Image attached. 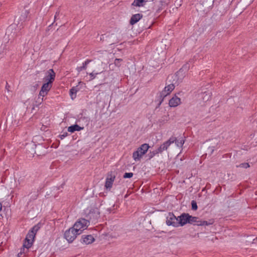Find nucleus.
<instances>
[{
  "instance_id": "obj_1",
  "label": "nucleus",
  "mask_w": 257,
  "mask_h": 257,
  "mask_svg": "<svg viewBox=\"0 0 257 257\" xmlns=\"http://www.w3.org/2000/svg\"><path fill=\"white\" fill-rule=\"evenodd\" d=\"M39 229V227L38 225H35L29 231L24 242L23 247L18 253L19 257H20L22 254H25L28 252V250L29 248L31 247L35 235Z\"/></svg>"
},
{
  "instance_id": "obj_2",
  "label": "nucleus",
  "mask_w": 257,
  "mask_h": 257,
  "mask_svg": "<svg viewBox=\"0 0 257 257\" xmlns=\"http://www.w3.org/2000/svg\"><path fill=\"white\" fill-rule=\"evenodd\" d=\"M175 141V139L174 138H170L169 140L161 145L157 150L150 151L148 155V157L150 159H151L157 154L162 153L164 151L167 150L170 145L173 143Z\"/></svg>"
},
{
  "instance_id": "obj_3",
  "label": "nucleus",
  "mask_w": 257,
  "mask_h": 257,
  "mask_svg": "<svg viewBox=\"0 0 257 257\" xmlns=\"http://www.w3.org/2000/svg\"><path fill=\"white\" fill-rule=\"evenodd\" d=\"M150 148L148 144H144L142 145L133 154V158L136 161H139L143 156L147 152Z\"/></svg>"
},
{
  "instance_id": "obj_4",
  "label": "nucleus",
  "mask_w": 257,
  "mask_h": 257,
  "mask_svg": "<svg viewBox=\"0 0 257 257\" xmlns=\"http://www.w3.org/2000/svg\"><path fill=\"white\" fill-rule=\"evenodd\" d=\"M89 225L90 222L89 220L84 218H80L75 223L73 227L81 234L83 230L87 229Z\"/></svg>"
},
{
  "instance_id": "obj_5",
  "label": "nucleus",
  "mask_w": 257,
  "mask_h": 257,
  "mask_svg": "<svg viewBox=\"0 0 257 257\" xmlns=\"http://www.w3.org/2000/svg\"><path fill=\"white\" fill-rule=\"evenodd\" d=\"M80 234L73 226L67 230L64 233V237L69 242H72L78 235Z\"/></svg>"
},
{
  "instance_id": "obj_6",
  "label": "nucleus",
  "mask_w": 257,
  "mask_h": 257,
  "mask_svg": "<svg viewBox=\"0 0 257 257\" xmlns=\"http://www.w3.org/2000/svg\"><path fill=\"white\" fill-rule=\"evenodd\" d=\"M52 84L50 83L45 82L41 87L38 97V102L41 103L43 101V98L51 89Z\"/></svg>"
},
{
  "instance_id": "obj_7",
  "label": "nucleus",
  "mask_w": 257,
  "mask_h": 257,
  "mask_svg": "<svg viewBox=\"0 0 257 257\" xmlns=\"http://www.w3.org/2000/svg\"><path fill=\"white\" fill-rule=\"evenodd\" d=\"M166 224L168 226H172L175 227L179 226L178 218L176 217L173 213H169L166 217Z\"/></svg>"
},
{
  "instance_id": "obj_8",
  "label": "nucleus",
  "mask_w": 257,
  "mask_h": 257,
  "mask_svg": "<svg viewBox=\"0 0 257 257\" xmlns=\"http://www.w3.org/2000/svg\"><path fill=\"white\" fill-rule=\"evenodd\" d=\"M175 85L173 84H170L166 86L164 90H163L160 93V103L162 102L164 99L167 95H169L171 92L174 89Z\"/></svg>"
},
{
  "instance_id": "obj_9",
  "label": "nucleus",
  "mask_w": 257,
  "mask_h": 257,
  "mask_svg": "<svg viewBox=\"0 0 257 257\" xmlns=\"http://www.w3.org/2000/svg\"><path fill=\"white\" fill-rule=\"evenodd\" d=\"M188 223H194L197 225H208L212 224V222H207L206 221L199 220L197 217H193L188 214Z\"/></svg>"
},
{
  "instance_id": "obj_10",
  "label": "nucleus",
  "mask_w": 257,
  "mask_h": 257,
  "mask_svg": "<svg viewBox=\"0 0 257 257\" xmlns=\"http://www.w3.org/2000/svg\"><path fill=\"white\" fill-rule=\"evenodd\" d=\"M55 73L53 69H51L47 71L46 73V75L43 78L45 82L50 83L52 84V83L55 80Z\"/></svg>"
},
{
  "instance_id": "obj_11",
  "label": "nucleus",
  "mask_w": 257,
  "mask_h": 257,
  "mask_svg": "<svg viewBox=\"0 0 257 257\" xmlns=\"http://www.w3.org/2000/svg\"><path fill=\"white\" fill-rule=\"evenodd\" d=\"M103 63L101 62L97 65V72L95 70L89 74L90 79V80L94 79L97 76V75L100 74L103 72L104 70V67H103Z\"/></svg>"
},
{
  "instance_id": "obj_12",
  "label": "nucleus",
  "mask_w": 257,
  "mask_h": 257,
  "mask_svg": "<svg viewBox=\"0 0 257 257\" xmlns=\"http://www.w3.org/2000/svg\"><path fill=\"white\" fill-rule=\"evenodd\" d=\"M115 178V175H113L112 172L108 175L105 184V187L106 188L110 189L112 187V185Z\"/></svg>"
},
{
  "instance_id": "obj_13",
  "label": "nucleus",
  "mask_w": 257,
  "mask_h": 257,
  "mask_svg": "<svg viewBox=\"0 0 257 257\" xmlns=\"http://www.w3.org/2000/svg\"><path fill=\"white\" fill-rule=\"evenodd\" d=\"M181 103V99L176 95H174L169 102V105L171 107H175Z\"/></svg>"
},
{
  "instance_id": "obj_14",
  "label": "nucleus",
  "mask_w": 257,
  "mask_h": 257,
  "mask_svg": "<svg viewBox=\"0 0 257 257\" xmlns=\"http://www.w3.org/2000/svg\"><path fill=\"white\" fill-rule=\"evenodd\" d=\"M188 214H183L181 216L178 217V223L179 226H183L186 223H188Z\"/></svg>"
},
{
  "instance_id": "obj_15",
  "label": "nucleus",
  "mask_w": 257,
  "mask_h": 257,
  "mask_svg": "<svg viewBox=\"0 0 257 257\" xmlns=\"http://www.w3.org/2000/svg\"><path fill=\"white\" fill-rule=\"evenodd\" d=\"M82 239L83 242L86 244L91 243L94 241V238L91 235H83Z\"/></svg>"
},
{
  "instance_id": "obj_16",
  "label": "nucleus",
  "mask_w": 257,
  "mask_h": 257,
  "mask_svg": "<svg viewBox=\"0 0 257 257\" xmlns=\"http://www.w3.org/2000/svg\"><path fill=\"white\" fill-rule=\"evenodd\" d=\"M142 18V15L140 14L134 15L130 20V24L132 25H134L137 23Z\"/></svg>"
},
{
  "instance_id": "obj_17",
  "label": "nucleus",
  "mask_w": 257,
  "mask_h": 257,
  "mask_svg": "<svg viewBox=\"0 0 257 257\" xmlns=\"http://www.w3.org/2000/svg\"><path fill=\"white\" fill-rule=\"evenodd\" d=\"M83 129V127H81L77 124H74L68 127V131L70 133H73L75 131H79Z\"/></svg>"
},
{
  "instance_id": "obj_18",
  "label": "nucleus",
  "mask_w": 257,
  "mask_h": 257,
  "mask_svg": "<svg viewBox=\"0 0 257 257\" xmlns=\"http://www.w3.org/2000/svg\"><path fill=\"white\" fill-rule=\"evenodd\" d=\"M79 90L78 86L73 87L70 90V95L72 99L76 97V94L77 92Z\"/></svg>"
},
{
  "instance_id": "obj_19",
  "label": "nucleus",
  "mask_w": 257,
  "mask_h": 257,
  "mask_svg": "<svg viewBox=\"0 0 257 257\" xmlns=\"http://www.w3.org/2000/svg\"><path fill=\"white\" fill-rule=\"evenodd\" d=\"M89 60H87L82 64V66L77 68V70L78 72H80L83 70H85L87 68V64L90 62Z\"/></svg>"
},
{
  "instance_id": "obj_20",
  "label": "nucleus",
  "mask_w": 257,
  "mask_h": 257,
  "mask_svg": "<svg viewBox=\"0 0 257 257\" xmlns=\"http://www.w3.org/2000/svg\"><path fill=\"white\" fill-rule=\"evenodd\" d=\"M147 0H135L132 4V5L136 7H141L144 6V3L146 2Z\"/></svg>"
},
{
  "instance_id": "obj_21",
  "label": "nucleus",
  "mask_w": 257,
  "mask_h": 257,
  "mask_svg": "<svg viewBox=\"0 0 257 257\" xmlns=\"http://www.w3.org/2000/svg\"><path fill=\"white\" fill-rule=\"evenodd\" d=\"M211 97V93L209 92H205L202 94V99L205 101H208Z\"/></svg>"
},
{
  "instance_id": "obj_22",
  "label": "nucleus",
  "mask_w": 257,
  "mask_h": 257,
  "mask_svg": "<svg viewBox=\"0 0 257 257\" xmlns=\"http://www.w3.org/2000/svg\"><path fill=\"white\" fill-rule=\"evenodd\" d=\"M171 138H174L175 139V141L173 143L175 142L176 146L178 147H181L184 143V141L182 138L179 140H176L174 137H172Z\"/></svg>"
},
{
  "instance_id": "obj_23",
  "label": "nucleus",
  "mask_w": 257,
  "mask_h": 257,
  "mask_svg": "<svg viewBox=\"0 0 257 257\" xmlns=\"http://www.w3.org/2000/svg\"><path fill=\"white\" fill-rule=\"evenodd\" d=\"M122 60L121 59H116L114 60V65L117 67H119L121 65V62H122Z\"/></svg>"
},
{
  "instance_id": "obj_24",
  "label": "nucleus",
  "mask_w": 257,
  "mask_h": 257,
  "mask_svg": "<svg viewBox=\"0 0 257 257\" xmlns=\"http://www.w3.org/2000/svg\"><path fill=\"white\" fill-rule=\"evenodd\" d=\"M249 165L248 163H244L240 164L239 166H237V167H240V168H247L249 167Z\"/></svg>"
},
{
  "instance_id": "obj_25",
  "label": "nucleus",
  "mask_w": 257,
  "mask_h": 257,
  "mask_svg": "<svg viewBox=\"0 0 257 257\" xmlns=\"http://www.w3.org/2000/svg\"><path fill=\"white\" fill-rule=\"evenodd\" d=\"M182 0H176L175 1V5L177 8L180 7L182 5Z\"/></svg>"
},
{
  "instance_id": "obj_26",
  "label": "nucleus",
  "mask_w": 257,
  "mask_h": 257,
  "mask_svg": "<svg viewBox=\"0 0 257 257\" xmlns=\"http://www.w3.org/2000/svg\"><path fill=\"white\" fill-rule=\"evenodd\" d=\"M192 209L194 210H196L197 209V205L195 201L191 202Z\"/></svg>"
},
{
  "instance_id": "obj_27",
  "label": "nucleus",
  "mask_w": 257,
  "mask_h": 257,
  "mask_svg": "<svg viewBox=\"0 0 257 257\" xmlns=\"http://www.w3.org/2000/svg\"><path fill=\"white\" fill-rule=\"evenodd\" d=\"M133 176V173H125L123 175L124 178H130Z\"/></svg>"
},
{
  "instance_id": "obj_28",
  "label": "nucleus",
  "mask_w": 257,
  "mask_h": 257,
  "mask_svg": "<svg viewBox=\"0 0 257 257\" xmlns=\"http://www.w3.org/2000/svg\"><path fill=\"white\" fill-rule=\"evenodd\" d=\"M209 150L210 151L211 154L212 153V152L214 151L212 147L211 148H209Z\"/></svg>"
},
{
  "instance_id": "obj_29",
  "label": "nucleus",
  "mask_w": 257,
  "mask_h": 257,
  "mask_svg": "<svg viewBox=\"0 0 257 257\" xmlns=\"http://www.w3.org/2000/svg\"><path fill=\"white\" fill-rule=\"evenodd\" d=\"M2 204L0 203V211L2 210Z\"/></svg>"
},
{
  "instance_id": "obj_30",
  "label": "nucleus",
  "mask_w": 257,
  "mask_h": 257,
  "mask_svg": "<svg viewBox=\"0 0 257 257\" xmlns=\"http://www.w3.org/2000/svg\"><path fill=\"white\" fill-rule=\"evenodd\" d=\"M37 197V195L36 194L35 195L34 197V199H36Z\"/></svg>"
},
{
  "instance_id": "obj_31",
  "label": "nucleus",
  "mask_w": 257,
  "mask_h": 257,
  "mask_svg": "<svg viewBox=\"0 0 257 257\" xmlns=\"http://www.w3.org/2000/svg\"><path fill=\"white\" fill-rule=\"evenodd\" d=\"M83 84V83L82 82H79V84Z\"/></svg>"
},
{
  "instance_id": "obj_32",
  "label": "nucleus",
  "mask_w": 257,
  "mask_h": 257,
  "mask_svg": "<svg viewBox=\"0 0 257 257\" xmlns=\"http://www.w3.org/2000/svg\"><path fill=\"white\" fill-rule=\"evenodd\" d=\"M25 14V16H27V12H25V14Z\"/></svg>"
},
{
  "instance_id": "obj_33",
  "label": "nucleus",
  "mask_w": 257,
  "mask_h": 257,
  "mask_svg": "<svg viewBox=\"0 0 257 257\" xmlns=\"http://www.w3.org/2000/svg\"><path fill=\"white\" fill-rule=\"evenodd\" d=\"M41 130H44L45 129H43L42 128H41Z\"/></svg>"
}]
</instances>
